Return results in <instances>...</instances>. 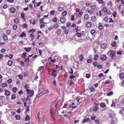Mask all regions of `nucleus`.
Listing matches in <instances>:
<instances>
[{"instance_id": "nucleus-52", "label": "nucleus", "mask_w": 124, "mask_h": 124, "mask_svg": "<svg viewBox=\"0 0 124 124\" xmlns=\"http://www.w3.org/2000/svg\"><path fill=\"white\" fill-rule=\"evenodd\" d=\"M71 20L72 21L74 20V16L73 15H72L71 16Z\"/></svg>"}, {"instance_id": "nucleus-29", "label": "nucleus", "mask_w": 124, "mask_h": 124, "mask_svg": "<svg viewBox=\"0 0 124 124\" xmlns=\"http://www.w3.org/2000/svg\"><path fill=\"white\" fill-rule=\"evenodd\" d=\"M52 21L56 23L57 21V18L56 17H54L52 20Z\"/></svg>"}, {"instance_id": "nucleus-10", "label": "nucleus", "mask_w": 124, "mask_h": 124, "mask_svg": "<svg viewBox=\"0 0 124 124\" xmlns=\"http://www.w3.org/2000/svg\"><path fill=\"white\" fill-rule=\"evenodd\" d=\"M5 93L4 94L6 96H8L10 95V92L7 90H5Z\"/></svg>"}, {"instance_id": "nucleus-55", "label": "nucleus", "mask_w": 124, "mask_h": 124, "mask_svg": "<svg viewBox=\"0 0 124 124\" xmlns=\"http://www.w3.org/2000/svg\"><path fill=\"white\" fill-rule=\"evenodd\" d=\"M12 82V80L11 79H9L7 81V82L8 83H11Z\"/></svg>"}, {"instance_id": "nucleus-57", "label": "nucleus", "mask_w": 124, "mask_h": 124, "mask_svg": "<svg viewBox=\"0 0 124 124\" xmlns=\"http://www.w3.org/2000/svg\"><path fill=\"white\" fill-rule=\"evenodd\" d=\"M69 30L68 29H67L66 30H65L64 31V33L65 34H67L69 32Z\"/></svg>"}, {"instance_id": "nucleus-43", "label": "nucleus", "mask_w": 124, "mask_h": 124, "mask_svg": "<svg viewBox=\"0 0 124 124\" xmlns=\"http://www.w3.org/2000/svg\"><path fill=\"white\" fill-rule=\"evenodd\" d=\"M16 119L17 120H19L20 119V116H19L16 115L15 116Z\"/></svg>"}, {"instance_id": "nucleus-27", "label": "nucleus", "mask_w": 124, "mask_h": 124, "mask_svg": "<svg viewBox=\"0 0 124 124\" xmlns=\"http://www.w3.org/2000/svg\"><path fill=\"white\" fill-rule=\"evenodd\" d=\"M12 62L10 60H9L8 62V64L9 66H11L12 64Z\"/></svg>"}, {"instance_id": "nucleus-23", "label": "nucleus", "mask_w": 124, "mask_h": 124, "mask_svg": "<svg viewBox=\"0 0 124 124\" xmlns=\"http://www.w3.org/2000/svg\"><path fill=\"white\" fill-rule=\"evenodd\" d=\"M79 58L80 60L82 61L83 59L84 56L82 55H81L79 56Z\"/></svg>"}, {"instance_id": "nucleus-35", "label": "nucleus", "mask_w": 124, "mask_h": 124, "mask_svg": "<svg viewBox=\"0 0 124 124\" xmlns=\"http://www.w3.org/2000/svg\"><path fill=\"white\" fill-rule=\"evenodd\" d=\"M91 19L93 21H94L96 19V17L95 16H93L91 17Z\"/></svg>"}, {"instance_id": "nucleus-24", "label": "nucleus", "mask_w": 124, "mask_h": 124, "mask_svg": "<svg viewBox=\"0 0 124 124\" xmlns=\"http://www.w3.org/2000/svg\"><path fill=\"white\" fill-rule=\"evenodd\" d=\"M35 31V29H31L30 30H29V31H29V33H33Z\"/></svg>"}, {"instance_id": "nucleus-26", "label": "nucleus", "mask_w": 124, "mask_h": 124, "mask_svg": "<svg viewBox=\"0 0 124 124\" xmlns=\"http://www.w3.org/2000/svg\"><path fill=\"white\" fill-rule=\"evenodd\" d=\"M98 109V107L96 106H94L93 108V110L94 111H96Z\"/></svg>"}, {"instance_id": "nucleus-9", "label": "nucleus", "mask_w": 124, "mask_h": 124, "mask_svg": "<svg viewBox=\"0 0 124 124\" xmlns=\"http://www.w3.org/2000/svg\"><path fill=\"white\" fill-rule=\"evenodd\" d=\"M92 25V23L90 22H87L86 24V26L87 27H90Z\"/></svg>"}, {"instance_id": "nucleus-61", "label": "nucleus", "mask_w": 124, "mask_h": 124, "mask_svg": "<svg viewBox=\"0 0 124 124\" xmlns=\"http://www.w3.org/2000/svg\"><path fill=\"white\" fill-rule=\"evenodd\" d=\"M116 44V43L114 41L111 43V45L113 46H115Z\"/></svg>"}, {"instance_id": "nucleus-63", "label": "nucleus", "mask_w": 124, "mask_h": 124, "mask_svg": "<svg viewBox=\"0 0 124 124\" xmlns=\"http://www.w3.org/2000/svg\"><path fill=\"white\" fill-rule=\"evenodd\" d=\"M96 117L95 116H93L91 117V119L92 120H94L95 118Z\"/></svg>"}, {"instance_id": "nucleus-46", "label": "nucleus", "mask_w": 124, "mask_h": 124, "mask_svg": "<svg viewBox=\"0 0 124 124\" xmlns=\"http://www.w3.org/2000/svg\"><path fill=\"white\" fill-rule=\"evenodd\" d=\"M25 120L28 121L30 120V117L28 115L26 116V117L25 118Z\"/></svg>"}, {"instance_id": "nucleus-33", "label": "nucleus", "mask_w": 124, "mask_h": 124, "mask_svg": "<svg viewBox=\"0 0 124 124\" xmlns=\"http://www.w3.org/2000/svg\"><path fill=\"white\" fill-rule=\"evenodd\" d=\"M102 11L104 13H105L107 12L108 10L106 8L104 7L102 8Z\"/></svg>"}, {"instance_id": "nucleus-49", "label": "nucleus", "mask_w": 124, "mask_h": 124, "mask_svg": "<svg viewBox=\"0 0 124 124\" xmlns=\"http://www.w3.org/2000/svg\"><path fill=\"white\" fill-rule=\"evenodd\" d=\"M17 25H14L13 26V29L14 30H16L17 29Z\"/></svg>"}, {"instance_id": "nucleus-6", "label": "nucleus", "mask_w": 124, "mask_h": 124, "mask_svg": "<svg viewBox=\"0 0 124 124\" xmlns=\"http://www.w3.org/2000/svg\"><path fill=\"white\" fill-rule=\"evenodd\" d=\"M107 58V57L105 55H102L101 56L100 59L102 60L105 61Z\"/></svg>"}, {"instance_id": "nucleus-18", "label": "nucleus", "mask_w": 124, "mask_h": 124, "mask_svg": "<svg viewBox=\"0 0 124 124\" xmlns=\"http://www.w3.org/2000/svg\"><path fill=\"white\" fill-rule=\"evenodd\" d=\"M99 28L100 30H101L103 28L102 24L100 23H99Z\"/></svg>"}, {"instance_id": "nucleus-42", "label": "nucleus", "mask_w": 124, "mask_h": 124, "mask_svg": "<svg viewBox=\"0 0 124 124\" xmlns=\"http://www.w3.org/2000/svg\"><path fill=\"white\" fill-rule=\"evenodd\" d=\"M69 105L66 104H64L62 108H68Z\"/></svg>"}, {"instance_id": "nucleus-2", "label": "nucleus", "mask_w": 124, "mask_h": 124, "mask_svg": "<svg viewBox=\"0 0 124 124\" xmlns=\"http://www.w3.org/2000/svg\"><path fill=\"white\" fill-rule=\"evenodd\" d=\"M49 92L48 90H45L42 91L39 94L37 95L36 96V97L37 98H39L40 96H41L42 94H44L47 93H48Z\"/></svg>"}, {"instance_id": "nucleus-54", "label": "nucleus", "mask_w": 124, "mask_h": 124, "mask_svg": "<svg viewBox=\"0 0 124 124\" xmlns=\"http://www.w3.org/2000/svg\"><path fill=\"white\" fill-rule=\"evenodd\" d=\"M98 55H95L94 58V59L95 60H96L98 59Z\"/></svg>"}, {"instance_id": "nucleus-3", "label": "nucleus", "mask_w": 124, "mask_h": 124, "mask_svg": "<svg viewBox=\"0 0 124 124\" xmlns=\"http://www.w3.org/2000/svg\"><path fill=\"white\" fill-rule=\"evenodd\" d=\"M115 51L111 50L109 51L107 53V54L109 55H112V58L115 56Z\"/></svg>"}, {"instance_id": "nucleus-38", "label": "nucleus", "mask_w": 124, "mask_h": 124, "mask_svg": "<svg viewBox=\"0 0 124 124\" xmlns=\"http://www.w3.org/2000/svg\"><path fill=\"white\" fill-rule=\"evenodd\" d=\"M21 16L22 18L23 19L25 18V15L23 13H21Z\"/></svg>"}, {"instance_id": "nucleus-45", "label": "nucleus", "mask_w": 124, "mask_h": 124, "mask_svg": "<svg viewBox=\"0 0 124 124\" xmlns=\"http://www.w3.org/2000/svg\"><path fill=\"white\" fill-rule=\"evenodd\" d=\"M1 86L3 87H5L7 86V85L6 84L4 83L1 84Z\"/></svg>"}, {"instance_id": "nucleus-7", "label": "nucleus", "mask_w": 124, "mask_h": 124, "mask_svg": "<svg viewBox=\"0 0 124 124\" xmlns=\"http://www.w3.org/2000/svg\"><path fill=\"white\" fill-rule=\"evenodd\" d=\"M65 18L63 16L61 17L60 19V21L62 23H64L66 21Z\"/></svg>"}, {"instance_id": "nucleus-51", "label": "nucleus", "mask_w": 124, "mask_h": 124, "mask_svg": "<svg viewBox=\"0 0 124 124\" xmlns=\"http://www.w3.org/2000/svg\"><path fill=\"white\" fill-rule=\"evenodd\" d=\"M55 11L54 10H52L51 11V12H50V13L51 15H54L55 13Z\"/></svg>"}, {"instance_id": "nucleus-12", "label": "nucleus", "mask_w": 124, "mask_h": 124, "mask_svg": "<svg viewBox=\"0 0 124 124\" xmlns=\"http://www.w3.org/2000/svg\"><path fill=\"white\" fill-rule=\"evenodd\" d=\"M25 51L27 52L29 51L31 49V48L30 47H25L24 48Z\"/></svg>"}, {"instance_id": "nucleus-58", "label": "nucleus", "mask_w": 124, "mask_h": 124, "mask_svg": "<svg viewBox=\"0 0 124 124\" xmlns=\"http://www.w3.org/2000/svg\"><path fill=\"white\" fill-rule=\"evenodd\" d=\"M113 93L112 92H109L107 94V96H110V95H113Z\"/></svg>"}, {"instance_id": "nucleus-44", "label": "nucleus", "mask_w": 124, "mask_h": 124, "mask_svg": "<svg viewBox=\"0 0 124 124\" xmlns=\"http://www.w3.org/2000/svg\"><path fill=\"white\" fill-rule=\"evenodd\" d=\"M34 35L32 34H30V38L32 40H33L34 39Z\"/></svg>"}, {"instance_id": "nucleus-8", "label": "nucleus", "mask_w": 124, "mask_h": 124, "mask_svg": "<svg viewBox=\"0 0 124 124\" xmlns=\"http://www.w3.org/2000/svg\"><path fill=\"white\" fill-rule=\"evenodd\" d=\"M107 46V44L105 43H103L101 45V47L102 49L105 48Z\"/></svg>"}, {"instance_id": "nucleus-40", "label": "nucleus", "mask_w": 124, "mask_h": 124, "mask_svg": "<svg viewBox=\"0 0 124 124\" xmlns=\"http://www.w3.org/2000/svg\"><path fill=\"white\" fill-rule=\"evenodd\" d=\"M95 31L94 29H92L90 31V32L92 35H93L95 32Z\"/></svg>"}, {"instance_id": "nucleus-56", "label": "nucleus", "mask_w": 124, "mask_h": 124, "mask_svg": "<svg viewBox=\"0 0 124 124\" xmlns=\"http://www.w3.org/2000/svg\"><path fill=\"white\" fill-rule=\"evenodd\" d=\"M73 105H75V103H72V108H76L77 107V106H73Z\"/></svg>"}, {"instance_id": "nucleus-15", "label": "nucleus", "mask_w": 124, "mask_h": 124, "mask_svg": "<svg viewBox=\"0 0 124 124\" xmlns=\"http://www.w3.org/2000/svg\"><path fill=\"white\" fill-rule=\"evenodd\" d=\"M41 3V2H39L38 3H35L34 5L35 7H37V6H40Z\"/></svg>"}, {"instance_id": "nucleus-4", "label": "nucleus", "mask_w": 124, "mask_h": 124, "mask_svg": "<svg viewBox=\"0 0 124 124\" xmlns=\"http://www.w3.org/2000/svg\"><path fill=\"white\" fill-rule=\"evenodd\" d=\"M26 92L28 94H29L30 96L31 97L33 95L34 92L33 90H31L29 89H27L26 90Z\"/></svg>"}, {"instance_id": "nucleus-59", "label": "nucleus", "mask_w": 124, "mask_h": 124, "mask_svg": "<svg viewBox=\"0 0 124 124\" xmlns=\"http://www.w3.org/2000/svg\"><path fill=\"white\" fill-rule=\"evenodd\" d=\"M63 10V8L60 7L59 8L58 10L60 11H62Z\"/></svg>"}, {"instance_id": "nucleus-22", "label": "nucleus", "mask_w": 124, "mask_h": 124, "mask_svg": "<svg viewBox=\"0 0 124 124\" xmlns=\"http://www.w3.org/2000/svg\"><path fill=\"white\" fill-rule=\"evenodd\" d=\"M26 35V34L23 32H22V34H21L20 35V36L22 38L23 37H25Z\"/></svg>"}, {"instance_id": "nucleus-34", "label": "nucleus", "mask_w": 124, "mask_h": 124, "mask_svg": "<svg viewBox=\"0 0 124 124\" xmlns=\"http://www.w3.org/2000/svg\"><path fill=\"white\" fill-rule=\"evenodd\" d=\"M108 17H106L104 18L103 20V21H104L105 22H108Z\"/></svg>"}, {"instance_id": "nucleus-47", "label": "nucleus", "mask_w": 124, "mask_h": 124, "mask_svg": "<svg viewBox=\"0 0 124 124\" xmlns=\"http://www.w3.org/2000/svg\"><path fill=\"white\" fill-rule=\"evenodd\" d=\"M16 98V95L15 94H13L12 95V97H11V99H15Z\"/></svg>"}, {"instance_id": "nucleus-36", "label": "nucleus", "mask_w": 124, "mask_h": 124, "mask_svg": "<svg viewBox=\"0 0 124 124\" xmlns=\"http://www.w3.org/2000/svg\"><path fill=\"white\" fill-rule=\"evenodd\" d=\"M81 34L80 33H79V32H77L76 33V35L78 37H80L81 36Z\"/></svg>"}, {"instance_id": "nucleus-25", "label": "nucleus", "mask_w": 124, "mask_h": 124, "mask_svg": "<svg viewBox=\"0 0 124 124\" xmlns=\"http://www.w3.org/2000/svg\"><path fill=\"white\" fill-rule=\"evenodd\" d=\"M3 38L4 40H7L8 39L7 36L6 35H4L3 37Z\"/></svg>"}, {"instance_id": "nucleus-11", "label": "nucleus", "mask_w": 124, "mask_h": 124, "mask_svg": "<svg viewBox=\"0 0 124 124\" xmlns=\"http://www.w3.org/2000/svg\"><path fill=\"white\" fill-rule=\"evenodd\" d=\"M11 13H14L16 11V9L13 8H11L9 9Z\"/></svg>"}, {"instance_id": "nucleus-53", "label": "nucleus", "mask_w": 124, "mask_h": 124, "mask_svg": "<svg viewBox=\"0 0 124 124\" xmlns=\"http://www.w3.org/2000/svg\"><path fill=\"white\" fill-rule=\"evenodd\" d=\"M97 67L98 68L100 69H102V67L101 65L100 64H98L97 65Z\"/></svg>"}, {"instance_id": "nucleus-28", "label": "nucleus", "mask_w": 124, "mask_h": 124, "mask_svg": "<svg viewBox=\"0 0 124 124\" xmlns=\"http://www.w3.org/2000/svg\"><path fill=\"white\" fill-rule=\"evenodd\" d=\"M11 32V31L9 29L8 30L6 31V33L8 35H10Z\"/></svg>"}, {"instance_id": "nucleus-14", "label": "nucleus", "mask_w": 124, "mask_h": 124, "mask_svg": "<svg viewBox=\"0 0 124 124\" xmlns=\"http://www.w3.org/2000/svg\"><path fill=\"white\" fill-rule=\"evenodd\" d=\"M89 15L88 14H85L84 16V18L85 19L87 20L89 18Z\"/></svg>"}, {"instance_id": "nucleus-32", "label": "nucleus", "mask_w": 124, "mask_h": 124, "mask_svg": "<svg viewBox=\"0 0 124 124\" xmlns=\"http://www.w3.org/2000/svg\"><path fill=\"white\" fill-rule=\"evenodd\" d=\"M117 15L116 12V11H114L113 13V16L114 17H116V16Z\"/></svg>"}, {"instance_id": "nucleus-48", "label": "nucleus", "mask_w": 124, "mask_h": 124, "mask_svg": "<svg viewBox=\"0 0 124 124\" xmlns=\"http://www.w3.org/2000/svg\"><path fill=\"white\" fill-rule=\"evenodd\" d=\"M98 2L99 4H101V3L102 4H103L104 3L103 0H98Z\"/></svg>"}, {"instance_id": "nucleus-16", "label": "nucleus", "mask_w": 124, "mask_h": 124, "mask_svg": "<svg viewBox=\"0 0 124 124\" xmlns=\"http://www.w3.org/2000/svg\"><path fill=\"white\" fill-rule=\"evenodd\" d=\"M100 106L102 108H104L106 106V105L104 103L102 102L100 104Z\"/></svg>"}, {"instance_id": "nucleus-64", "label": "nucleus", "mask_w": 124, "mask_h": 124, "mask_svg": "<svg viewBox=\"0 0 124 124\" xmlns=\"http://www.w3.org/2000/svg\"><path fill=\"white\" fill-rule=\"evenodd\" d=\"M59 26L58 24H56L54 25V27L55 28H57Z\"/></svg>"}, {"instance_id": "nucleus-37", "label": "nucleus", "mask_w": 124, "mask_h": 124, "mask_svg": "<svg viewBox=\"0 0 124 124\" xmlns=\"http://www.w3.org/2000/svg\"><path fill=\"white\" fill-rule=\"evenodd\" d=\"M17 90V88L16 87H14L12 89V91L14 93H16Z\"/></svg>"}, {"instance_id": "nucleus-30", "label": "nucleus", "mask_w": 124, "mask_h": 124, "mask_svg": "<svg viewBox=\"0 0 124 124\" xmlns=\"http://www.w3.org/2000/svg\"><path fill=\"white\" fill-rule=\"evenodd\" d=\"M61 31L59 29H58L57 31V33L58 35H60L61 33Z\"/></svg>"}, {"instance_id": "nucleus-41", "label": "nucleus", "mask_w": 124, "mask_h": 124, "mask_svg": "<svg viewBox=\"0 0 124 124\" xmlns=\"http://www.w3.org/2000/svg\"><path fill=\"white\" fill-rule=\"evenodd\" d=\"M88 13L90 14V15H91L93 14V11L91 10H87Z\"/></svg>"}, {"instance_id": "nucleus-1", "label": "nucleus", "mask_w": 124, "mask_h": 124, "mask_svg": "<svg viewBox=\"0 0 124 124\" xmlns=\"http://www.w3.org/2000/svg\"><path fill=\"white\" fill-rule=\"evenodd\" d=\"M76 100L77 102L80 104H82L83 102V98L80 97H78L77 98Z\"/></svg>"}, {"instance_id": "nucleus-60", "label": "nucleus", "mask_w": 124, "mask_h": 124, "mask_svg": "<svg viewBox=\"0 0 124 124\" xmlns=\"http://www.w3.org/2000/svg\"><path fill=\"white\" fill-rule=\"evenodd\" d=\"M74 78H75V76H74L73 75H70L69 77L71 79H72Z\"/></svg>"}, {"instance_id": "nucleus-39", "label": "nucleus", "mask_w": 124, "mask_h": 124, "mask_svg": "<svg viewBox=\"0 0 124 124\" xmlns=\"http://www.w3.org/2000/svg\"><path fill=\"white\" fill-rule=\"evenodd\" d=\"M14 22L16 23H18L19 22V19L17 18H16L14 19Z\"/></svg>"}, {"instance_id": "nucleus-20", "label": "nucleus", "mask_w": 124, "mask_h": 124, "mask_svg": "<svg viewBox=\"0 0 124 124\" xmlns=\"http://www.w3.org/2000/svg\"><path fill=\"white\" fill-rule=\"evenodd\" d=\"M119 77L121 79H122L124 78V73H121Z\"/></svg>"}, {"instance_id": "nucleus-19", "label": "nucleus", "mask_w": 124, "mask_h": 124, "mask_svg": "<svg viewBox=\"0 0 124 124\" xmlns=\"http://www.w3.org/2000/svg\"><path fill=\"white\" fill-rule=\"evenodd\" d=\"M45 19L44 18H41L39 21V22L41 24H44L45 23H44L43 21Z\"/></svg>"}, {"instance_id": "nucleus-5", "label": "nucleus", "mask_w": 124, "mask_h": 124, "mask_svg": "<svg viewBox=\"0 0 124 124\" xmlns=\"http://www.w3.org/2000/svg\"><path fill=\"white\" fill-rule=\"evenodd\" d=\"M90 120L88 118H85L82 121V123L83 124H85L86 123H89L90 122Z\"/></svg>"}, {"instance_id": "nucleus-17", "label": "nucleus", "mask_w": 124, "mask_h": 124, "mask_svg": "<svg viewBox=\"0 0 124 124\" xmlns=\"http://www.w3.org/2000/svg\"><path fill=\"white\" fill-rule=\"evenodd\" d=\"M97 8V6L94 5H92L91 6V8L93 10H94Z\"/></svg>"}, {"instance_id": "nucleus-31", "label": "nucleus", "mask_w": 124, "mask_h": 124, "mask_svg": "<svg viewBox=\"0 0 124 124\" xmlns=\"http://www.w3.org/2000/svg\"><path fill=\"white\" fill-rule=\"evenodd\" d=\"M67 14V12L66 11H64L62 13V15L63 16H65Z\"/></svg>"}, {"instance_id": "nucleus-13", "label": "nucleus", "mask_w": 124, "mask_h": 124, "mask_svg": "<svg viewBox=\"0 0 124 124\" xmlns=\"http://www.w3.org/2000/svg\"><path fill=\"white\" fill-rule=\"evenodd\" d=\"M56 72V70H54L53 72L51 74V75L52 76H54L55 77H56V75L55 74Z\"/></svg>"}, {"instance_id": "nucleus-50", "label": "nucleus", "mask_w": 124, "mask_h": 124, "mask_svg": "<svg viewBox=\"0 0 124 124\" xmlns=\"http://www.w3.org/2000/svg\"><path fill=\"white\" fill-rule=\"evenodd\" d=\"M29 60V58L28 57V58H26L25 59V60H24V62H25L26 63V62H28Z\"/></svg>"}, {"instance_id": "nucleus-21", "label": "nucleus", "mask_w": 124, "mask_h": 124, "mask_svg": "<svg viewBox=\"0 0 124 124\" xmlns=\"http://www.w3.org/2000/svg\"><path fill=\"white\" fill-rule=\"evenodd\" d=\"M27 53L26 52L23 53L22 54V57L25 59L26 57V55Z\"/></svg>"}, {"instance_id": "nucleus-62", "label": "nucleus", "mask_w": 124, "mask_h": 124, "mask_svg": "<svg viewBox=\"0 0 124 124\" xmlns=\"http://www.w3.org/2000/svg\"><path fill=\"white\" fill-rule=\"evenodd\" d=\"M56 60L55 59H51L50 60V61L52 62L55 63L56 62Z\"/></svg>"}]
</instances>
